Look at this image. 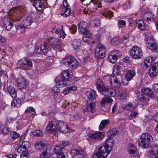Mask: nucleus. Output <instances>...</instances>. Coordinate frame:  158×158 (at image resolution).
I'll list each match as a JSON object with an SVG mask.
<instances>
[{"label":"nucleus","instance_id":"f257e3e1","mask_svg":"<svg viewBox=\"0 0 158 158\" xmlns=\"http://www.w3.org/2000/svg\"><path fill=\"white\" fill-rule=\"evenodd\" d=\"M111 151V149L108 148L104 145L98 146L95 155L91 158H106Z\"/></svg>","mask_w":158,"mask_h":158},{"label":"nucleus","instance_id":"f03ea898","mask_svg":"<svg viewBox=\"0 0 158 158\" xmlns=\"http://www.w3.org/2000/svg\"><path fill=\"white\" fill-rule=\"evenodd\" d=\"M140 138V140L139 142V145L143 148H147L149 143L153 140L151 135L148 133L142 134Z\"/></svg>","mask_w":158,"mask_h":158},{"label":"nucleus","instance_id":"7ed1b4c3","mask_svg":"<svg viewBox=\"0 0 158 158\" xmlns=\"http://www.w3.org/2000/svg\"><path fill=\"white\" fill-rule=\"evenodd\" d=\"M22 8H13L10 10L8 13V18L11 20H20L21 19V17L23 16L24 13L21 12Z\"/></svg>","mask_w":158,"mask_h":158},{"label":"nucleus","instance_id":"20e7f679","mask_svg":"<svg viewBox=\"0 0 158 158\" xmlns=\"http://www.w3.org/2000/svg\"><path fill=\"white\" fill-rule=\"evenodd\" d=\"M63 64L68 66L72 69H73L77 67L79 64L77 60L69 56L65 57L62 60Z\"/></svg>","mask_w":158,"mask_h":158},{"label":"nucleus","instance_id":"39448f33","mask_svg":"<svg viewBox=\"0 0 158 158\" xmlns=\"http://www.w3.org/2000/svg\"><path fill=\"white\" fill-rule=\"evenodd\" d=\"M130 55L134 59H140L143 55V52L141 48L137 46L133 47L130 50Z\"/></svg>","mask_w":158,"mask_h":158},{"label":"nucleus","instance_id":"423d86ee","mask_svg":"<svg viewBox=\"0 0 158 158\" xmlns=\"http://www.w3.org/2000/svg\"><path fill=\"white\" fill-rule=\"evenodd\" d=\"M63 149L60 144L55 145L53 149L54 153L52 155V158H65L62 152Z\"/></svg>","mask_w":158,"mask_h":158},{"label":"nucleus","instance_id":"0eeeda50","mask_svg":"<svg viewBox=\"0 0 158 158\" xmlns=\"http://www.w3.org/2000/svg\"><path fill=\"white\" fill-rule=\"evenodd\" d=\"M105 47L100 43H98L96 48L95 53L98 58L101 59L105 56Z\"/></svg>","mask_w":158,"mask_h":158},{"label":"nucleus","instance_id":"6e6552de","mask_svg":"<svg viewBox=\"0 0 158 158\" xmlns=\"http://www.w3.org/2000/svg\"><path fill=\"white\" fill-rule=\"evenodd\" d=\"M56 126L58 130L63 133H66L70 131V129L67 126V123L61 121H58L56 123Z\"/></svg>","mask_w":158,"mask_h":158},{"label":"nucleus","instance_id":"1a4fd4ad","mask_svg":"<svg viewBox=\"0 0 158 158\" xmlns=\"http://www.w3.org/2000/svg\"><path fill=\"white\" fill-rule=\"evenodd\" d=\"M148 75L151 78L156 77L158 74V62L154 64L148 69Z\"/></svg>","mask_w":158,"mask_h":158},{"label":"nucleus","instance_id":"9d476101","mask_svg":"<svg viewBox=\"0 0 158 158\" xmlns=\"http://www.w3.org/2000/svg\"><path fill=\"white\" fill-rule=\"evenodd\" d=\"M49 48L46 44H40L36 47L34 51L37 53L40 54H46L48 51Z\"/></svg>","mask_w":158,"mask_h":158},{"label":"nucleus","instance_id":"9b49d317","mask_svg":"<svg viewBox=\"0 0 158 158\" xmlns=\"http://www.w3.org/2000/svg\"><path fill=\"white\" fill-rule=\"evenodd\" d=\"M53 33L55 32L57 35L58 36L64 39L66 34L63 30V26L62 25H57L56 28L55 27V28L52 31Z\"/></svg>","mask_w":158,"mask_h":158},{"label":"nucleus","instance_id":"f8f14e48","mask_svg":"<svg viewBox=\"0 0 158 158\" xmlns=\"http://www.w3.org/2000/svg\"><path fill=\"white\" fill-rule=\"evenodd\" d=\"M70 153L73 156H75L73 158H84V152L81 148L73 149L71 150Z\"/></svg>","mask_w":158,"mask_h":158},{"label":"nucleus","instance_id":"ddd939ff","mask_svg":"<svg viewBox=\"0 0 158 158\" xmlns=\"http://www.w3.org/2000/svg\"><path fill=\"white\" fill-rule=\"evenodd\" d=\"M104 136L103 132H98L89 134L88 135V139L90 140L95 139L100 140L102 139Z\"/></svg>","mask_w":158,"mask_h":158},{"label":"nucleus","instance_id":"4468645a","mask_svg":"<svg viewBox=\"0 0 158 158\" xmlns=\"http://www.w3.org/2000/svg\"><path fill=\"white\" fill-rule=\"evenodd\" d=\"M63 5L65 9L64 13L61 14L62 16L64 17H67L70 15L71 9L68 3L67 0H64L63 2Z\"/></svg>","mask_w":158,"mask_h":158},{"label":"nucleus","instance_id":"2eb2a0df","mask_svg":"<svg viewBox=\"0 0 158 158\" xmlns=\"http://www.w3.org/2000/svg\"><path fill=\"white\" fill-rule=\"evenodd\" d=\"M95 106L96 104L94 102L87 104L86 107L83 109L84 112V113L87 112L94 113L95 111Z\"/></svg>","mask_w":158,"mask_h":158},{"label":"nucleus","instance_id":"dca6fc26","mask_svg":"<svg viewBox=\"0 0 158 158\" xmlns=\"http://www.w3.org/2000/svg\"><path fill=\"white\" fill-rule=\"evenodd\" d=\"M96 85L98 91L102 94V93L104 91L107 87L104 85L102 81L100 79L97 80Z\"/></svg>","mask_w":158,"mask_h":158},{"label":"nucleus","instance_id":"f3484780","mask_svg":"<svg viewBox=\"0 0 158 158\" xmlns=\"http://www.w3.org/2000/svg\"><path fill=\"white\" fill-rule=\"evenodd\" d=\"M47 144V142L45 140L39 141L36 143L35 148L37 150H40L46 148Z\"/></svg>","mask_w":158,"mask_h":158},{"label":"nucleus","instance_id":"a211bd4d","mask_svg":"<svg viewBox=\"0 0 158 158\" xmlns=\"http://www.w3.org/2000/svg\"><path fill=\"white\" fill-rule=\"evenodd\" d=\"M118 78V77L115 76H112L110 77V80L111 84L113 83H115L114 86L116 88H118L120 86V81Z\"/></svg>","mask_w":158,"mask_h":158},{"label":"nucleus","instance_id":"6ab92c4d","mask_svg":"<svg viewBox=\"0 0 158 158\" xmlns=\"http://www.w3.org/2000/svg\"><path fill=\"white\" fill-rule=\"evenodd\" d=\"M17 82V86L20 89L24 88L26 87V81L22 76L18 78Z\"/></svg>","mask_w":158,"mask_h":158},{"label":"nucleus","instance_id":"aec40b11","mask_svg":"<svg viewBox=\"0 0 158 158\" xmlns=\"http://www.w3.org/2000/svg\"><path fill=\"white\" fill-rule=\"evenodd\" d=\"M64 79H61L60 77H58L55 79V81L56 85L61 86V87L66 86L69 84V82L67 81H64Z\"/></svg>","mask_w":158,"mask_h":158},{"label":"nucleus","instance_id":"412c9836","mask_svg":"<svg viewBox=\"0 0 158 158\" xmlns=\"http://www.w3.org/2000/svg\"><path fill=\"white\" fill-rule=\"evenodd\" d=\"M23 25L26 29L36 27L37 26L35 22H33L32 20H24V24Z\"/></svg>","mask_w":158,"mask_h":158},{"label":"nucleus","instance_id":"4be33fe9","mask_svg":"<svg viewBox=\"0 0 158 158\" xmlns=\"http://www.w3.org/2000/svg\"><path fill=\"white\" fill-rule=\"evenodd\" d=\"M46 130L49 132L55 133L57 129L52 121L49 122L47 126Z\"/></svg>","mask_w":158,"mask_h":158},{"label":"nucleus","instance_id":"5701e85b","mask_svg":"<svg viewBox=\"0 0 158 158\" xmlns=\"http://www.w3.org/2000/svg\"><path fill=\"white\" fill-rule=\"evenodd\" d=\"M102 94L105 96L114 97L115 94V92L112 88L107 87Z\"/></svg>","mask_w":158,"mask_h":158},{"label":"nucleus","instance_id":"b1692460","mask_svg":"<svg viewBox=\"0 0 158 158\" xmlns=\"http://www.w3.org/2000/svg\"><path fill=\"white\" fill-rule=\"evenodd\" d=\"M33 4L36 9L39 11L42 10L44 7V5L40 0H34Z\"/></svg>","mask_w":158,"mask_h":158},{"label":"nucleus","instance_id":"393cba45","mask_svg":"<svg viewBox=\"0 0 158 158\" xmlns=\"http://www.w3.org/2000/svg\"><path fill=\"white\" fill-rule=\"evenodd\" d=\"M135 97L137 98L138 100L143 102H147L149 101V98L148 97L140 93L136 94Z\"/></svg>","mask_w":158,"mask_h":158},{"label":"nucleus","instance_id":"a878e982","mask_svg":"<svg viewBox=\"0 0 158 158\" xmlns=\"http://www.w3.org/2000/svg\"><path fill=\"white\" fill-rule=\"evenodd\" d=\"M113 101V99L111 98L105 97L102 99L100 106L103 107L105 106L106 104L111 103Z\"/></svg>","mask_w":158,"mask_h":158},{"label":"nucleus","instance_id":"bb28decb","mask_svg":"<svg viewBox=\"0 0 158 158\" xmlns=\"http://www.w3.org/2000/svg\"><path fill=\"white\" fill-rule=\"evenodd\" d=\"M18 64L21 65H27L30 66H32V63L31 61L28 59L23 58L18 62Z\"/></svg>","mask_w":158,"mask_h":158},{"label":"nucleus","instance_id":"cd10ccee","mask_svg":"<svg viewBox=\"0 0 158 158\" xmlns=\"http://www.w3.org/2000/svg\"><path fill=\"white\" fill-rule=\"evenodd\" d=\"M7 91L13 98L17 97V92L15 89L11 86L9 85L7 87Z\"/></svg>","mask_w":158,"mask_h":158},{"label":"nucleus","instance_id":"c85d7f7f","mask_svg":"<svg viewBox=\"0 0 158 158\" xmlns=\"http://www.w3.org/2000/svg\"><path fill=\"white\" fill-rule=\"evenodd\" d=\"M87 24L85 21L80 22L78 24V29L83 33H85L86 31V27Z\"/></svg>","mask_w":158,"mask_h":158},{"label":"nucleus","instance_id":"c756f323","mask_svg":"<svg viewBox=\"0 0 158 158\" xmlns=\"http://www.w3.org/2000/svg\"><path fill=\"white\" fill-rule=\"evenodd\" d=\"M128 152L130 154L132 155L133 156H135L138 155L137 148L131 143L129 144Z\"/></svg>","mask_w":158,"mask_h":158},{"label":"nucleus","instance_id":"7c9ffc66","mask_svg":"<svg viewBox=\"0 0 158 158\" xmlns=\"http://www.w3.org/2000/svg\"><path fill=\"white\" fill-rule=\"evenodd\" d=\"M142 92L145 95L151 98L154 97V94L152 90L148 88H144L141 89Z\"/></svg>","mask_w":158,"mask_h":158},{"label":"nucleus","instance_id":"2f4dec72","mask_svg":"<svg viewBox=\"0 0 158 158\" xmlns=\"http://www.w3.org/2000/svg\"><path fill=\"white\" fill-rule=\"evenodd\" d=\"M150 153V158H158V146L153 147Z\"/></svg>","mask_w":158,"mask_h":158},{"label":"nucleus","instance_id":"473e14b6","mask_svg":"<svg viewBox=\"0 0 158 158\" xmlns=\"http://www.w3.org/2000/svg\"><path fill=\"white\" fill-rule=\"evenodd\" d=\"M135 74V72L134 70H128L125 76V78L127 81H129L133 78Z\"/></svg>","mask_w":158,"mask_h":158},{"label":"nucleus","instance_id":"72a5a7b5","mask_svg":"<svg viewBox=\"0 0 158 158\" xmlns=\"http://www.w3.org/2000/svg\"><path fill=\"white\" fill-rule=\"evenodd\" d=\"M61 79H64V81H67L70 77V72L68 70H64L61 74Z\"/></svg>","mask_w":158,"mask_h":158},{"label":"nucleus","instance_id":"f704fd0d","mask_svg":"<svg viewBox=\"0 0 158 158\" xmlns=\"http://www.w3.org/2000/svg\"><path fill=\"white\" fill-rule=\"evenodd\" d=\"M114 140L111 137H109L107 138L106 141L105 146H106V147L109 149L110 148L112 150V148L114 144Z\"/></svg>","mask_w":158,"mask_h":158},{"label":"nucleus","instance_id":"c9c22d12","mask_svg":"<svg viewBox=\"0 0 158 158\" xmlns=\"http://www.w3.org/2000/svg\"><path fill=\"white\" fill-rule=\"evenodd\" d=\"M13 26V23L10 20H4L3 26L6 30H10Z\"/></svg>","mask_w":158,"mask_h":158},{"label":"nucleus","instance_id":"e433bc0d","mask_svg":"<svg viewBox=\"0 0 158 158\" xmlns=\"http://www.w3.org/2000/svg\"><path fill=\"white\" fill-rule=\"evenodd\" d=\"M40 158H52V155H51V153L49 150L47 149L42 152V154L40 156Z\"/></svg>","mask_w":158,"mask_h":158},{"label":"nucleus","instance_id":"4c0bfd02","mask_svg":"<svg viewBox=\"0 0 158 158\" xmlns=\"http://www.w3.org/2000/svg\"><path fill=\"white\" fill-rule=\"evenodd\" d=\"M95 94V91L93 90L87 92L86 94L88 98L91 101H93L94 100Z\"/></svg>","mask_w":158,"mask_h":158},{"label":"nucleus","instance_id":"58836bf2","mask_svg":"<svg viewBox=\"0 0 158 158\" xmlns=\"http://www.w3.org/2000/svg\"><path fill=\"white\" fill-rule=\"evenodd\" d=\"M136 22L138 24V27L140 30L144 31L145 30L146 27L143 20H136Z\"/></svg>","mask_w":158,"mask_h":158},{"label":"nucleus","instance_id":"ea45409f","mask_svg":"<svg viewBox=\"0 0 158 158\" xmlns=\"http://www.w3.org/2000/svg\"><path fill=\"white\" fill-rule=\"evenodd\" d=\"M72 45L75 49H78L81 45L80 40L79 39L78 40H74L73 41Z\"/></svg>","mask_w":158,"mask_h":158},{"label":"nucleus","instance_id":"a19ab883","mask_svg":"<svg viewBox=\"0 0 158 158\" xmlns=\"http://www.w3.org/2000/svg\"><path fill=\"white\" fill-rule=\"evenodd\" d=\"M26 29L23 25H19L16 27V32L18 34H21L23 33Z\"/></svg>","mask_w":158,"mask_h":158},{"label":"nucleus","instance_id":"79ce46f5","mask_svg":"<svg viewBox=\"0 0 158 158\" xmlns=\"http://www.w3.org/2000/svg\"><path fill=\"white\" fill-rule=\"evenodd\" d=\"M149 49L154 52H158V46L155 43H152L149 45Z\"/></svg>","mask_w":158,"mask_h":158},{"label":"nucleus","instance_id":"37998d69","mask_svg":"<svg viewBox=\"0 0 158 158\" xmlns=\"http://www.w3.org/2000/svg\"><path fill=\"white\" fill-rule=\"evenodd\" d=\"M123 108L124 109L133 110L135 109V106L131 103H128L123 106Z\"/></svg>","mask_w":158,"mask_h":158},{"label":"nucleus","instance_id":"c03bdc74","mask_svg":"<svg viewBox=\"0 0 158 158\" xmlns=\"http://www.w3.org/2000/svg\"><path fill=\"white\" fill-rule=\"evenodd\" d=\"M117 59L116 57H115V56H114L110 53L108 56L107 60L111 63H114L116 62Z\"/></svg>","mask_w":158,"mask_h":158},{"label":"nucleus","instance_id":"a18cd8bd","mask_svg":"<svg viewBox=\"0 0 158 158\" xmlns=\"http://www.w3.org/2000/svg\"><path fill=\"white\" fill-rule=\"evenodd\" d=\"M143 18L147 20H152L154 18V16L150 12H147L144 15Z\"/></svg>","mask_w":158,"mask_h":158},{"label":"nucleus","instance_id":"49530a36","mask_svg":"<svg viewBox=\"0 0 158 158\" xmlns=\"http://www.w3.org/2000/svg\"><path fill=\"white\" fill-rule=\"evenodd\" d=\"M109 123V121L104 120H102L99 126V129L102 130Z\"/></svg>","mask_w":158,"mask_h":158},{"label":"nucleus","instance_id":"de8ad7c7","mask_svg":"<svg viewBox=\"0 0 158 158\" xmlns=\"http://www.w3.org/2000/svg\"><path fill=\"white\" fill-rule=\"evenodd\" d=\"M120 66L118 64H115L113 69V73L114 74H116L118 75L119 74V73L120 70Z\"/></svg>","mask_w":158,"mask_h":158},{"label":"nucleus","instance_id":"09e8293b","mask_svg":"<svg viewBox=\"0 0 158 158\" xmlns=\"http://www.w3.org/2000/svg\"><path fill=\"white\" fill-rule=\"evenodd\" d=\"M21 100L20 99H15L13 100L12 102V105L14 104V106L15 107H19L20 106L21 104Z\"/></svg>","mask_w":158,"mask_h":158},{"label":"nucleus","instance_id":"8fccbe9b","mask_svg":"<svg viewBox=\"0 0 158 158\" xmlns=\"http://www.w3.org/2000/svg\"><path fill=\"white\" fill-rule=\"evenodd\" d=\"M102 15L105 17H107V19H109L111 17L113 16V12L110 10H108L102 14Z\"/></svg>","mask_w":158,"mask_h":158},{"label":"nucleus","instance_id":"3c124183","mask_svg":"<svg viewBox=\"0 0 158 158\" xmlns=\"http://www.w3.org/2000/svg\"><path fill=\"white\" fill-rule=\"evenodd\" d=\"M101 0H91V2L93 4L94 6L100 7L101 6Z\"/></svg>","mask_w":158,"mask_h":158},{"label":"nucleus","instance_id":"603ef678","mask_svg":"<svg viewBox=\"0 0 158 158\" xmlns=\"http://www.w3.org/2000/svg\"><path fill=\"white\" fill-rule=\"evenodd\" d=\"M155 59L156 57H155L150 56L147 57L144 60L148 63V64L151 65L152 63L153 62Z\"/></svg>","mask_w":158,"mask_h":158},{"label":"nucleus","instance_id":"864d4df0","mask_svg":"<svg viewBox=\"0 0 158 158\" xmlns=\"http://www.w3.org/2000/svg\"><path fill=\"white\" fill-rule=\"evenodd\" d=\"M15 150H17L18 152L20 153H22L24 152H25L27 150L23 147L22 146V145L20 144L18 146V148H16Z\"/></svg>","mask_w":158,"mask_h":158},{"label":"nucleus","instance_id":"5fc2aeb1","mask_svg":"<svg viewBox=\"0 0 158 158\" xmlns=\"http://www.w3.org/2000/svg\"><path fill=\"white\" fill-rule=\"evenodd\" d=\"M60 146H61L63 149H65L67 147H69L71 146L70 143L68 141L62 142L61 143H60Z\"/></svg>","mask_w":158,"mask_h":158},{"label":"nucleus","instance_id":"6e6d98bb","mask_svg":"<svg viewBox=\"0 0 158 158\" xmlns=\"http://www.w3.org/2000/svg\"><path fill=\"white\" fill-rule=\"evenodd\" d=\"M111 54L116 57L117 59L119 58L121 56V53L118 50H114L110 52Z\"/></svg>","mask_w":158,"mask_h":158},{"label":"nucleus","instance_id":"4d7b16f0","mask_svg":"<svg viewBox=\"0 0 158 158\" xmlns=\"http://www.w3.org/2000/svg\"><path fill=\"white\" fill-rule=\"evenodd\" d=\"M34 136H41L43 135V133L40 130H36L32 132Z\"/></svg>","mask_w":158,"mask_h":158},{"label":"nucleus","instance_id":"13d9d810","mask_svg":"<svg viewBox=\"0 0 158 158\" xmlns=\"http://www.w3.org/2000/svg\"><path fill=\"white\" fill-rule=\"evenodd\" d=\"M119 42V39L118 37L113 38L111 40V43L112 45H115L118 44Z\"/></svg>","mask_w":158,"mask_h":158},{"label":"nucleus","instance_id":"bf43d9fd","mask_svg":"<svg viewBox=\"0 0 158 158\" xmlns=\"http://www.w3.org/2000/svg\"><path fill=\"white\" fill-rule=\"evenodd\" d=\"M10 135L11 138L13 139L18 138L20 136L19 133L15 131H13L11 133Z\"/></svg>","mask_w":158,"mask_h":158},{"label":"nucleus","instance_id":"052dcab7","mask_svg":"<svg viewBox=\"0 0 158 158\" xmlns=\"http://www.w3.org/2000/svg\"><path fill=\"white\" fill-rule=\"evenodd\" d=\"M25 112L31 113L32 115L35 114L36 113L35 109L32 107H28L25 110Z\"/></svg>","mask_w":158,"mask_h":158},{"label":"nucleus","instance_id":"680f3d73","mask_svg":"<svg viewBox=\"0 0 158 158\" xmlns=\"http://www.w3.org/2000/svg\"><path fill=\"white\" fill-rule=\"evenodd\" d=\"M21 145L27 150L30 146V143L28 141H24Z\"/></svg>","mask_w":158,"mask_h":158},{"label":"nucleus","instance_id":"e2e57ef3","mask_svg":"<svg viewBox=\"0 0 158 158\" xmlns=\"http://www.w3.org/2000/svg\"><path fill=\"white\" fill-rule=\"evenodd\" d=\"M52 90L55 95H57L59 93V90L56 85L52 89Z\"/></svg>","mask_w":158,"mask_h":158},{"label":"nucleus","instance_id":"0e129e2a","mask_svg":"<svg viewBox=\"0 0 158 158\" xmlns=\"http://www.w3.org/2000/svg\"><path fill=\"white\" fill-rule=\"evenodd\" d=\"M138 114V113L136 112L132 111L130 115V119H132L136 117Z\"/></svg>","mask_w":158,"mask_h":158},{"label":"nucleus","instance_id":"69168bd1","mask_svg":"<svg viewBox=\"0 0 158 158\" xmlns=\"http://www.w3.org/2000/svg\"><path fill=\"white\" fill-rule=\"evenodd\" d=\"M118 27H123L126 24V22L124 20H119L118 23Z\"/></svg>","mask_w":158,"mask_h":158},{"label":"nucleus","instance_id":"338daca9","mask_svg":"<svg viewBox=\"0 0 158 158\" xmlns=\"http://www.w3.org/2000/svg\"><path fill=\"white\" fill-rule=\"evenodd\" d=\"M151 65L148 64L144 60L143 64H142V67L144 69H146L148 67Z\"/></svg>","mask_w":158,"mask_h":158},{"label":"nucleus","instance_id":"774afa93","mask_svg":"<svg viewBox=\"0 0 158 158\" xmlns=\"http://www.w3.org/2000/svg\"><path fill=\"white\" fill-rule=\"evenodd\" d=\"M109 132L111 135H114L117 132V131L115 129L113 128L109 131Z\"/></svg>","mask_w":158,"mask_h":158}]
</instances>
